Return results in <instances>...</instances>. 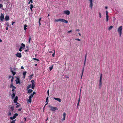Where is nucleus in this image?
Masks as SVG:
<instances>
[{
  "label": "nucleus",
  "instance_id": "obj_1",
  "mask_svg": "<svg viewBox=\"0 0 123 123\" xmlns=\"http://www.w3.org/2000/svg\"><path fill=\"white\" fill-rule=\"evenodd\" d=\"M59 21H61L62 22H63L64 23H67L68 22V20H65L64 19L60 18L58 19H55V22H58Z\"/></svg>",
  "mask_w": 123,
  "mask_h": 123
},
{
  "label": "nucleus",
  "instance_id": "obj_2",
  "mask_svg": "<svg viewBox=\"0 0 123 123\" xmlns=\"http://www.w3.org/2000/svg\"><path fill=\"white\" fill-rule=\"evenodd\" d=\"M86 56H87L86 54V55H85V57L84 62V66L83 68L82 71L81 75V79H82V75H83V73L84 70V66L86 64Z\"/></svg>",
  "mask_w": 123,
  "mask_h": 123
},
{
  "label": "nucleus",
  "instance_id": "obj_3",
  "mask_svg": "<svg viewBox=\"0 0 123 123\" xmlns=\"http://www.w3.org/2000/svg\"><path fill=\"white\" fill-rule=\"evenodd\" d=\"M49 107L51 108L50 110L52 111H54L55 110H58V108L57 107H53L50 105H49Z\"/></svg>",
  "mask_w": 123,
  "mask_h": 123
},
{
  "label": "nucleus",
  "instance_id": "obj_4",
  "mask_svg": "<svg viewBox=\"0 0 123 123\" xmlns=\"http://www.w3.org/2000/svg\"><path fill=\"white\" fill-rule=\"evenodd\" d=\"M122 26H120L118 28L117 30V32L118 33L122 32Z\"/></svg>",
  "mask_w": 123,
  "mask_h": 123
},
{
  "label": "nucleus",
  "instance_id": "obj_5",
  "mask_svg": "<svg viewBox=\"0 0 123 123\" xmlns=\"http://www.w3.org/2000/svg\"><path fill=\"white\" fill-rule=\"evenodd\" d=\"M16 55L17 57L19 58H21L22 57V55L20 53H17Z\"/></svg>",
  "mask_w": 123,
  "mask_h": 123
},
{
  "label": "nucleus",
  "instance_id": "obj_6",
  "mask_svg": "<svg viewBox=\"0 0 123 123\" xmlns=\"http://www.w3.org/2000/svg\"><path fill=\"white\" fill-rule=\"evenodd\" d=\"M89 1L90 2L89 7L91 9H92L93 6L92 0H89Z\"/></svg>",
  "mask_w": 123,
  "mask_h": 123
},
{
  "label": "nucleus",
  "instance_id": "obj_7",
  "mask_svg": "<svg viewBox=\"0 0 123 123\" xmlns=\"http://www.w3.org/2000/svg\"><path fill=\"white\" fill-rule=\"evenodd\" d=\"M64 13L67 15H69L70 14V12L68 10L64 11H63Z\"/></svg>",
  "mask_w": 123,
  "mask_h": 123
},
{
  "label": "nucleus",
  "instance_id": "obj_8",
  "mask_svg": "<svg viewBox=\"0 0 123 123\" xmlns=\"http://www.w3.org/2000/svg\"><path fill=\"white\" fill-rule=\"evenodd\" d=\"M16 84L18 83L20 84V82L19 80V78H17L16 80Z\"/></svg>",
  "mask_w": 123,
  "mask_h": 123
},
{
  "label": "nucleus",
  "instance_id": "obj_9",
  "mask_svg": "<svg viewBox=\"0 0 123 123\" xmlns=\"http://www.w3.org/2000/svg\"><path fill=\"white\" fill-rule=\"evenodd\" d=\"M18 98L17 96H16L15 97V98H14V103L16 104V103H17V101L18 100Z\"/></svg>",
  "mask_w": 123,
  "mask_h": 123
},
{
  "label": "nucleus",
  "instance_id": "obj_10",
  "mask_svg": "<svg viewBox=\"0 0 123 123\" xmlns=\"http://www.w3.org/2000/svg\"><path fill=\"white\" fill-rule=\"evenodd\" d=\"M54 99L55 100H57L59 102H61V99L59 98H54Z\"/></svg>",
  "mask_w": 123,
  "mask_h": 123
},
{
  "label": "nucleus",
  "instance_id": "obj_11",
  "mask_svg": "<svg viewBox=\"0 0 123 123\" xmlns=\"http://www.w3.org/2000/svg\"><path fill=\"white\" fill-rule=\"evenodd\" d=\"M63 117L62 118V120H64L65 119V117L66 116V113L65 112L63 114Z\"/></svg>",
  "mask_w": 123,
  "mask_h": 123
},
{
  "label": "nucleus",
  "instance_id": "obj_12",
  "mask_svg": "<svg viewBox=\"0 0 123 123\" xmlns=\"http://www.w3.org/2000/svg\"><path fill=\"white\" fill-rule=\"evenodd\" d=\"M31 82L32 83L31 86H35V82L34 80H31Z\"/></svg>",
  "mask_w": 123,
  "mask_h": 123
},
{
  "label": "nucleus",
  "instance_id": "obj_13",
  "mask_svg": "<svg viewBox=\"0 0 123 123\" xmlns=\"http://www.w3.org/2000/svg\"><path fill=\"white\" fill-rule=\"evenodd\" d=\"M10 88H13L15 89H16V88L15 86H14L13 85L12 83L10 85Z\"/></svg>",
  "mask_w": 123,
  "mask_h": 123
},
{
  "label": "nucleus",
  "instance_id": "obj_14",
  "mask_svg": "<svg viewBox=\"0 0 123 123\" xmlns=\"http://www.w3.org/2000/svg\"><path fill=\"white\" fill-rule=\"evenodd\" d=\"M102 74H101L100 76V80L99 81V83H102Z\"/></svg>",
  "mask_w": 123,
  "mask_h": 123
},
{
  "label": "nucleus",
  "instance_id": "obj_15",
  "mask_svg": "<svg viewBox=\"0 0 123 123\" xmlns=\"http://www.w3.org/2000/svg\"><path fill=\"white\" fill-rule=\"evenodd\" d=\"M15 94L14 92H13L12 94L11 95V96L12 99H13L15 97Z\"/></svg>",
  "mask_w": 123,
  "mask_h": 123
},
{
  "label": "nucleus",
  "instance_id": "obj_16",
  "mask_svg": "<svg viewBox=\"0 0 123 123\" xmlns=\"http://www.w3.org/2000/svg\"><path fill=\"white\" fill-rule=\"evenodd\" d=\"M9 16H6L5 18V19L6 21H8L9 20Z\"/></svg>",
  "mask_w": 123,
  "mask_h": 123
},
{
  "label": "nucleus",
  "instance_id": "obj_17",
  "mask_svg": "<svg viewBox=\"0 0 123 123\" xmlns=\"http://www.w3.org/2000/svg\"><path fill=\"white\" fill-rule=\"evenodd\" d=\"M33 92V90L31 89H29L28 91V93H30Z\"/></svg>",
  "mask_w": 123,
  "mask_h": 123
},
{
  "label": "nucleus",
  "instance_id": "obj_18",
  "mask_svg": "<svg viewBox=\"0 0 123 123\" xmlns=\"http://www.w3.org/2000/svg\"><path fill=\"white\" fill-rule=\"evenodd\" d=\"M4 16H0V19L2 21L3 20L4 18Z\"/></svg>",
  "mask_w": 123,
  "mask_h": 123
},
{
  "label": "nucleus",
  "instance_id": "obj_19",
  "mask_svg": "<svg viewBox=\"0 0 123 123\" xmlns=\"http://www.w3.org/2000/svg\"><path fill=\"white\" fill-rule=\"evenodd\" d=\"M48 98H49V97L48 96L47 97V98H46V100L47 101H48L47 102V103L45 104V106H44V107H45V106L47 105L48 103Z\"/></svg>",
  "mask_w": 123,
  "mask_h": 123
},
{
  "label": "nucleus",
  "instance_id": "obj_20",
  "mask_svg": "<svg viewBox=\"0 0 123 123\" xmlns=\"http://www.w3.org/2000/svg\"><path fill=\"white\" fill-rule=\"evenodd\" d=\"M21 47H22V48L24 49L25 48V45L23 43H22L21 44Z\"/></svg>",
  "mask_w": 123,
  "mask_h": 123
},
{
  "label": "nucleus",
  "instance_id": "obj_21",
  "mask_svg": "<svg viewBox=\"0 0 123 123\" xmlns=\"http://www.w3.org/2000/svg\"><path fill=\"white\" fill-rule=\"evenodd\" d=\"M31 84L29 85L27 87V90L28 89H29L31 88Z\"/></svg>",
  "mask_w": 123,
  "mask_h": 123
},
{
  "label": "nucleus",
  "instance_id": "obj_22",
  "mask_svg": "<svg viewBox=\"0 0 123 123\" xmlns=\"http://www.w3.org/2000/svg\"><path fill=\"white\" fill-rule=\"evenodd\" d=\"M26 48H27V49H25V52H28V51L29 50V48L28 46H26Z\"/></svg>",
  "mask_w": 123,
  "mask_h": 123
},
{
  "label": "nucleus",
  "instance_id": "obj_23",
  "mask_svg": "<svg viewBox=\"0 0 123 123\" xmlns=\"http://www.w3.org/2000/svg\"><path fill=\"white\" fill-rule=\"evenodd\" d=\"M27 26L26 25H25L24 26V29L25 31H26L27 29Z\"/></svg>",
  "mask_w": 123,
  "mask_h": 123
},
{
  "label": "nucleus",
  "instance_id": "obj_24",
  "mask_svg": "<svg viewBox=\"0 0 123 123\" xmlns=\"http://www.w3.org/2000/svg\"><path fill=\"white\" fill-rule=\"evenodd\" d=\"M11 72L12 73L13 75L14 76L16 74V72H15L13 71L12 70L11 71Z\"/></svg>",
  "mask_w": 123,
  "mask_h": 123
},
{
  "label": "nucleus",
  "instance_id": "obj_25",
  "mask_svg": "<svg viewBox=\"0 0 123 123\" xmlns=\"http://www.w3.org/2000/svg\"><path fill=\"white\" fill-rule=\"evenodd\" d=\"M30 6H30V9L31 10H32V8L33 7V6L32 4H31Z\"/></svg>",
  "mask_w": 123,
  "mask_h": 123
},
{
  "label": "nucleus",
  "instance_id": "obj_26",
  "mask_svg": "<svg viewBox=\"0 0 123 123\" xmlns=\"http://www.w3.org/2000/svg\"><path fill=\"white\" fill-rule=\"evenodd\" d=\"M113 28V26H110L108 28V30H111Z\"/></svg>",
  "mask_w": 123,
  "mask_h": 123
},
{
  "label": "nucleus",
  "instance_id": "obj_27",
  "mask_svg": "<svg viewBox=\"0 0 123 123\" xmlns=\"http://www.w3.org/2000/svg\"><path fill=\"white\" fill-rule=\"evenodd\" d=\"M54 66L53 65H52L50 67H49V68L50 69V71L51 70H52L53 68V67Z\"/></svg>",
  "mask_w": 123,
  "mask_h": 123
},
{
  "label": "nucleus",
  "instance_id": "obj_28",
  "mask_svg": "<svg viewBox=\"0 0 123 123\" xmlns=\"http://www.w3.org/2000/svg\"><path fill=\"white\" fill-rule=\"evenodd\" d=\"M108 18H109V16H106V22H108Z\"/></svg>",
  "mask_w": 123,
  "mask_h": 123
},
{
  "label": "nucleus",
  "instance_id": "obj_29",
  "mask_svg": "<svg viewBox=\"0 0 123 123\" xmlns=\"http://www.w3.org/2000/svg\"><path fill=\"white\" fill-rule=\"evenodd\" d=\"M15 105L16 106V108H17L18 107L20 106L21 105L20 104H19V105H17V104H15Z\"/></svg>",
  "mask_w": 123,
  "mask_h": 123
},
{
  "label": "nucleus",
  "instance_id": "obj_30",
  "mask_svg": "<svg viewBox=\"0 0 123 123\" xmlns=\"http://www.w3.org/2000/svg\"><path fill=\"white\" fill-rule=\"evenodd\" d=\"M102 83H99V89H101L102 87Z\"/></svg>",
  "mask_w": 123,
  "mask_h": 123
},
{
  "label": "nucleus",
  "instance_id": "obj_31",
  "mask_svg": "<svg viewBox=\"0 0 123 123\" xmlns=\"http://www.w3.org/2000/svg\"><path fill=\"white\" fill-rule=\"evenodd\" d=\"M41 18H39V20L38 23L39 24L40 26L41 25L40 21H41Z\"/></svg>",
  "mask_w": 123,
  "mask_h": 123
},
{
  "label": "nucleus",
  "instance_id": "obj_32",
  "mask_svg": "<svg viewBox=\"0 0 123 123\" xmlns=\"http://www.w3.org/2000/svg\"><path fill=\"white\" fill-rule=\"evenodd\" d=\"M18 115L17 113H16L14 114V116H15V118L16 117L18 116Z\"/></svg>",
  "mask_w": 123,
  "mask_h": 123
},
{
  "label": "nucleus",
  "instance_id": "obj_33",
  "mask_svg": "<svg viewBox=\"0 0 123 123\" xmlns=\"http://www.w3.org/2000/svg\"><path fill=\"white\" fill-rule=\"evenodd\" d=\"M15 118V116H14L13 117H10V119L12 120L14 119Z\"/></svg>",
  "mask_w": 123,
  "mask_h": 123
},
{
  "label": "nucleus",
  "instance_id": "obj_34",
  "mask_svg": "<svg viewBox=\"0 0 123 123\" xmlns=\"http://www.w3.org/2000/svg\"><path fill=\"white\" fill-rule=\"evenodd\" d=\"M11 109L12 111H13L14 110V107L13 106H12L11 107Z\"/></svg>",
  "mask_w": 123,
  "mask_h": 123
},
{
  "label": "nucleus",
  "instance_id": "obj_35",
  "mask_svg": "<svg viewBox=\"0 0 123 123\" xmlns=\"http://www.w3.org/2000/svg\"><path fill=\"white\" fill-rule=\"evenodd\" d=\"M14 77L13 76H12V78L11 80L12 83Z\"/></svg>",
  "mask_w": 123,
  "mask_h": 123
},
{
  "label": "nucleus",
  "instance_id": "obj_36",
  "mask_svg": "<svg viewBox=\"0 0 123 123\" xmlns=\"http://www.w3.org/2000/svg\"><path fill=\"white\" fill-rule=\"evenodd\" d=\"M34 59L35 60H36V61H39V59H37V58H33L32 59Z\"/></svg>",
  "mask_w": 123,
  "mask_h": 123
},
{
  "label": "nucleus",
  "instance_id": "obj_37",
  "mask_svg": "<svg viewBox=\"0 0 123 123\" xmlns=\"http://www.w3.org/2000/svg\"><path fill=\"white\" fill-rule=\"evenodd\" d=\"M15 120H12L11 123H15Z\"/></svg>",
  "mask_w": 123,
  "mask_h": 123
},
{
  "label": "nucleus",
  "instance_id": "obj_38",
  "mask_svg": "<svg viewBox=\"0 0 123 123\" xmlns=\"http://www.w3.org/2000/svg\"><path fill=\"white\" fill-rule=\"evenodd\" d=\"M22 49H23V48H22V47H20L19 49V51H22Z\"/></svg>",
  "mask_w": 123,
  "mask_h": 123
},
{
  "label": "nucleus",
  "instance_id": "obj_39",
  "mask_svg": "<svg viewBox=\"0 0 123 123\" xmlns=\"http://www.w3.org/2000/svg\"><path fill=\"white\" fill-rule=\"evenodd\" d=\"M26 71L24 72L23 73V75H25L26 74Z\"/></svg>",
  "mask_w": 123,
  "mask_h": 123
},
{
  "label": "nucleus",
  "instance_id": "obj_40",
  "mask_svg": "<svg viewBox=\"0 0 123 123\" xmlns=\"http://www.w3.org/2000/svg\"><path fill=\"white\" fill-rule=\"evenodd\" d=\"M12 114L11 112H9L8 114V116H10Z\"/></svg>",
  "mask_w": 123,
  "mask_h": 123
},
{
  "label": "nucleus",
  "instance_id": "obj_41",
  "mask_svg": "<svg viewBox=\"0 0 123 123\" xmlns=\"http://www.w3.org/2000/svg\"><path fill=\"white\" fill-rule=\"evenodd\" d=\"M55 50H54V53L52 54V56L53 57H54L55 56Z\"/></svg>",
  "mask_w": 123,
  "mask_h": 123
},
{
  "label": "nucleus",
  "instance_id": "obj_42",
  "mask_svg": "<svg viewBox=\"0 0 123 123\" xmlns=\"http://www.w3.org/2000/svg\"><path fill=\"white\" fill-rule=\"evenodd\" d=\"M33 74H32L31 75H29V76L30 77V79H31L32 78V77L33 76Z\"/></svg>",
  "mask_w": 123,
  "mask_h": 123
},
{
  "label": "nucleus",
  "instance_id": "obj_43",
  "mask_svg": "<svg viewBox=\"0 0 123 123\" xmlns=\"http://www.w3.org/2000/svg\"><path fill=\"white\" fill-rule=\"evenodd\" d=\"M118 33L119 34V36L120 37H121V34H122V32H119Z\"/></svg>",
  "mask_w": 123,
  "mask_h": 123
},
{
  "label": "nucleus",
  "instance_id": "obj_44",
  "mask_svg": "<svg viewBox=\"0 0 123 123\" xmlns=\"http://www.w3.org/2000/svg\"><path fill=\"white\" fill-rule=\"evenodd\" d=\"M80 95H79V100H78V101L79 102H80Z\"/></svg>",
  "mask_w": 123,
  "mask_h": 123
},
{
  "label": "nucleus",
  "instance_id": "obj_45",
  "mask_svg": "<svg viewBox=\"0 0 123 123\" xmlns=\"http://www.w3.org/2000/svg\"><path fill=\"white\" fill-rule=\"evenodd\" d=\"M31 40V37H30L29 38V43H30Z\"/></svg>",
  "mask_w": 123,
  "mask_h": 123
},
{
  "label": "nucleus",
  "instance_id": "obj_46",
  "mask_svg": "<svg viewBox=\"0 0 123 123\" xmlns=\"http://www.w3.org/2000/svg\"><path fill=\"white\" fill-rule=\"evenodd\" d=\"M28 101H29L30 103H31V99H29L28 100Z\"/></svg>",
  "mask_w": 123,
  "mask_h": 123
},
{
  "label": "nucleus",
  "instance_id": "obj_47",
  "mask_svg": "<svg viewBox=\"0 0 123 123\" xmlns=\"http://www.w3.org/2000/svg\"><path fill=\"white\" fill-rule=\"evenodd\" d=\"M106 15H108V12L106 11Z\"/></svg>",
  "mask_w": 123,
  "mask_h": 123
},
{
  "label": "nucleus",
  "instance_id": "obj_48",
  "mask_svg": "<svg viewBox=\"0 0 123 123\" xmlns=\"http://www.w3.org/2000/svg\"><path fill=\"white\" fill-rule=\"evenodd\" d=\"M75 39L76 40H78L79 41H80V39L79 38H75Z\"/></svg>",
  "mask_w": 123,
  "mask_h": 123
},
{
  "label": "nucleus",
  "instance_id": "obj_49",
  "mask_svg": "<svg viewBox=\"0 0 123 123\" xmlns=\"http://www.w3.org/2000/svg\"><path fill=\"white\" fill-rule=\"evenodd\" d=\"M47 93L48 94V96H49V90H48L47 91Z\"/></svg>",
  "mask_w": 123,
  "mask_h": 123
},
{
  "label": "nucleus",
  "instance_id": "obj_50",
  "mask_svg": "<svg viewBox=\"0 0 123 123\" xmlns=\"http://www.w3.org/2000/svg\"><path fill=\"white\" fill-rule=\"evenodd\" d=\"M34 95L32 93L31 94V95L30 96H31V97H33V96Z\"/></svg>",
  "mask_w": 123,
  "mask_h": 123
},
{
  "label": "nucleus",
  "instance_id": "obj_51",
  "mask_svg": "<svg viewBox=\"0 0 123 123\" xmlns=\"http://www.w3.org/2000/svg\"><path fill=\"white\" fill-rule=\"evenodd\" d=\"M79 103H80V102L78 101V103H77V107H78V106L79 105Z\"/></svg>",
  "mask_w": 123,
  "mask_h": 123
},
{
  "label": "nucleus",
  "instance_id": "obj_52",
  "mask_svg": "<svg viewBox=\"0 0 123 123\" xmlns=\"http://www.w3.org/2000/svg\"><path fill=\"white\" fill-rule=\"evenodd\" d=\"M35 86H32L31 88L33 89H34V88Z\"/></svg>",
  "mask_w": 123,
  "mask_h": 123
},
{
  "label": "nucleus",
  "instance_id": "obj_53",
  "mask_svg": "<svg viewBox=\"0 0 123 123\" xmlns=\"http://www.w3.org/2000/svg\"><path fill=\"white\" fill-rule=\"evenodd\" d=\"M22 109V108H20L19 109H18V111H21Z\"/></svg>",
  "mask_w": 123,
  "mask_h": 123
},
{
  "label": "nucleus",
  "instance_id": "obj_54",
  "mask_svg": "<svg viewBox=\"0 0 123 123\" xmlns=\"http://www.w3.org/2000/svg\"><path fill=\"white\" fill-rule=\"evenodd\" d=\"M72 32V30L69 31L68 32V33Z\"/></svg>",
  "mask_w": 123,
  "mask_h": 123
},
{
  "label": "nucleus",
  "instance_id": "obj_55",
  "mask_svg": "<svg viewBox=\"0 0 123 123\" xmlns=\"http://www.w3.org/2000/svg\"><path fill=\"white\" fill-rule=\"evenodd\" d=\"M32 97L30 96L29 97V99H31Z\"/></svg>",
  "mask_w": 123,
  "mask_h": 123
},
{
  "label": "nucleus",
  "instance_id": "obj_56",
  "mask_svg": "<svg viewBox=\"0 0 123 123\" xmlns=\"http://www.w3.org/2000/svg\"><path fill=\"white\" fill-rule=\"evenodd\" d=\"M2 6V4H0V8Z\"/></svg>",
  "mask_w": 123,
  "mask_h": 123
},
{
  "label": "nucleus",
  "instance_id": "obj_57",
  "mask_svg": "<svg viewBox=\"0 0 123 123\" xmlns=\"http://www.w3.org/2000/svg\"><path fill=\"white\" fill-rule=\"evenodd\" d=\"M24 120H24V122H25V121H26V118L25 117L24 118Z\"/></svg>",
  "mask_w": 123,
  "mask_h": 123
},
{
  "label": "nucleus",
  "instance_id": "obj_58",
  "mask_svg": "<svg viewBox=\"0 0 123 123\" xmlns=\"http://www.w3.org/2000/svg\"><path fill=\"white\" fill-rule=\"evenodd\" d=\"M36 92H34L32 94H33L34 95V94H36Z\"/></svg>",
  "mask_w": 123,
  "mask_h": 123
},
{
  "label": "nucleus",
  "instance_id": "obj_59",
  "mask_svg": "<svg viewBox=\"0 0 123 123\" xmlns=\"http://www.w3.org/2000/svg\"><path fill=\"white\" fill-rule=\"evenodd\" d=\"M30 2L31 3H33V1L32 0H30Z\"/></svg>",
  "mask_w": 123,
  "mask_h": 123
},
{
  "label": "nucleus",
  "instance_id": "obj_60",
  "mask_svg": "<svg viewBox=\"0 0 123 123\" xmlns=\"http://www.w3.org/2000/svg\"><path fill=\"white\" fill-rule=\"evenodd\" d=\"M24 68L23 67V66H21V69H24Z\"/></svg>",
  "mask_w": 123,
  "mask_h": 123
},
{
  "label": "nucleus",
  "instance_id": "obj_61",
  "mask_svg": "<svg viewBox=\"0 0 123 123\" xmlns=\"http://www.w3.org/2000/svg\"><path fill=\"white\" fill-rule=\"evenodd\" d=\"M15 90L13 88L12 89V91H13V92H14Z\"/></svg>",
  "mask_w": 123,
  "mask_h": 123
},
{
  "label": "nucleus",
  "instance_id": "obj_62",
  "mask_svg": "<svg viewBox=\"0 0 123 123\" xmlns=\"http://www.w3.org/2000/svg\"><path fill=\"white\" fill-rule=\"evenodd\" d=\"M49 53H52L53 52L51 51H49Z\"/></svg>",
  "mask_w": 123,
  "mask_h": 123
},
{
  "label": "nucleus",
  "instance_id": "obj_63",
  "mask_svg": "<svg viewBox=\"0 0 123 123\" xmlns=\"http://www.w3.org/2000/svg\"><path fill=\"white\" fill-rule=\"evenodd\" d=\"M8 28L7 27H6V30H8Z\"/></svg>",
  "mask_w": 123,
  "mask_h": 123
},
{
  "label": "nucleus",
  "instance_id": "obj_64",
  "mask_svg": "<svg viewBox=\"0 0 123 123\" xmlns=\"http://www.w3.org/2000/svg\"><path fill=\"white\" fill-rule=\"evenodd\" d=\"M15 22H13L12 23V25H13L14 23H15Z\"/></svg>",
  "mask_w": 123,
  "mask_h": 123
}]
</instances>
